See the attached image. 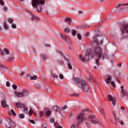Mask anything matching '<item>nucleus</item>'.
I'll return each instance as SVG.
<instances>
[{"label": "nucleus", "mask_w": 128, "mask_h": 128, "mask_svg": "<svg viewBox=\"0 0 128 128\" xmlns=\"http://www.w3.org/2000/svg\"><path fill=\"white\" fill-rule=\"evenodd\" d=\"M91 124H99L100 126H102V123L100 121L92 120H90Z\"/></svg>", "instance_id": "9d476101"}, {"label": "nucleus", "mask_w": 128, "mask_h": 128, "mask_svg": "<svg viewBox=\"0 0 128 128\" xmlns=\"http://www.w3.org/2000/svg\"><path fill=\"white\" fill-rule=\"evenodd\" d=\"M60 36L62 38H63L64 40V42H67L68 37L66 36L63 34H61Z\"/></svg>", "instance_id": "2eb2a0df"}, {"label": "nucleus", "mask_w": 128, "mask_h": 128, "mask_svg": "<svg viewBox=\"0 0 128 128\" xmlns=\"http://www.w3.org/2000/svg\"><path fill=\"white\" fill-rule=\"evenodd\" d=\"M111 84L114 88H116V84H114V82H111Z\"/></svg>", "instance_id": "a19ab883"}, {"label": "nucleus", "mask_w": 128, "mask_h": 128, "mask_svg": "<svg viewBox=\"0 0 128 128\" xmlns=\"http://www.w3.org/2000/svg\"><path fill=\"white\" fill-rule=\"evenodd\" d=\"M122 32L128 33V24H126L122 25Z\"/></svg>", "instance_id": "6e6552de"}, {"label": "nucleus", "mask_w": 128, "mask_h": 128, "mask_svg": "<svg viewBox=\"0 0 128 128\" xmlns=\"http://www.w3.org/2000/svg\"><path fill=\"white\" fill-rule=\"evenodd\" d=\"M120 94L122 98H124V96H128V90L124 86H120Z\"/></svg>", "instance_id": "20e7f679"}, {"label": "nucleus", "mask_w": 128, "mask_h": 128, "mask_svg": "<svg viewBox=\"0 0 128 128\" xmlns=\"http://www.w3.org/2000/svg\"><path fill=\"white\" fill-rule=\"evenodd\" d=\"M94 118H96V115L94 114H92L88 117V120H94Z\"/></svg>", "instance_id": "dca6fc26"}, {"label": "nucleus", "mask_w": 128, "mask_h": 128, "mask_svg": "<svg viewBox=\"0 0 128 128\" xmlns=\"http://www.w3.org/2000/svg\"><path fill=\"white\" fill-rule=\"evenodd\" d=\"M1 104L2 107L4 108H6V106H8L6 104V100H3L1 102Z\"/></svg>", "instance_id": "f8f14e48"}, {"label": "nucleus", "mask_w": 128, "mask_h": 128, "mask_svg": "<svg viewBox=\"0 0 128 128\" xmlns=\"http://www.w3.org/2000/svg\"><path fill=\"white\" fill-rule=\"evenodd\" d=\"M94 56L99 58L98 60H96V64L97 66H100V62H98V60H100L102 54V48L98 46H96L94 48Z\"/></svg>", "instance_id": "f03ea898"}, {"label": "nucleus", "mask_w": 128, "mask_h": 128, "mask_svg": "<svg viewBox=\"0 0 128 128\" xmlns=\"http://www.w3.org/2000/svg\"><path fill=\"white\" fill-rule=\"evenodd\" d=\"M64 32H70V28H66L64 29Z\"/></svg>", "instance_id": "c85d7f7f"}, {"label": "nucleus", "mask_w": 128, "mask_h": 128, "mask_svg": "<svg viewBox=\"0 0 128 128\" xmlns=\"http://www.w3.org/2000/svg\"><path fill=\"white\" fill-rule=\"evenodd\" d=\"M29 122H31V124H36V122L34 120H30Z\"/></svg>", "instance_id": "37998d69"}, {"label": "nucleus", "mask_w": 128, "mask_h": 128, "mask_svg": "<svg viewBox=\"0 0 128 128\" xmlns=\"http://www.w3.org/2000/svg\"><path fill=\"white\" fill-rule=\"evenodd\" d=\"M50 122H52V123L54 122V118H51V119L50 120Z\"/></svg>", "instance_id": "49530a36"}, {"label": "nucleus", "mask_w": 128, "mask_h": 128, "mask_svg": "<svg viewBox=\"0 0 128 128\" xmlns=\"http://www.w3.org/2000/svg\"><path fill=\"white\" fill-rule=\"evenodd\" d=\"M60 80H64V75L60 74Z\"/></svg>", "instance_id": "a18cd8bd"}, {"label": "nucleus", "mask_w": 128, "mask_h": 128, "mask_svg": "<svg viewBox=\"0 0 128 128\" xmlns=\"http://www.w3.org/2000/svg\"><path fill=\"white\" fill-rule=\"evenodd\" d=\"M114 116L115 120H116V122H120V119L118 118V116H116V115L114 114Z\"/></svg>", "instance_id": "7c9ffc66"}, {"label": "nucleus", "mask_w": 128, "mask_h": 128, "mask_svg": "<svg viewBox=\"0 0 128 128\" xmlns=\"http://www.w3.org/2000/svg\"><path fill=\"white\" fill-rule=\"evenodd\" d=\"M42 58H44V60H48V56L46 54H42Z\"/></svg>", "instance_id": "6ab92c4d"}, {"label": "nucleus", "mask_w": 128, "mask_h": 128, "mask_svg": "<svg viewBox=\"0 0 128 128\" xmlns=\"http://www.w3.org/2000/svg\"><path fill=\"white\" fill-rule=\"evenodd\" d=\"M72 32L73 36H74L76 34V30H72Z\"/></svg>", "instance_id": "b1692460"}, {"label": "nucleus", "mask_w": 128, "mask_h": 128, "mask_svg": "<svg viewBox=\"0 0 128 128\" xmlns=\"http://www.w3.org/2000/svg\"><path fill=\"white\" fill-rule=\"evenodd\" d=\"M121 110H124L125 108H124V106H122L121 107Z\"/></svg>", "instance_id": "338daca9"}, {"label": "nucleus", "mask_w": 128, "mask_h": 128, "mask_svg": "<svg viewBox=\"0 0 128 128\" xmlns=\"http://www.w3.org/2000/svg\"><path fill=\"white\" fill-rule=\"evenodd\" d=\"M94 42H95V44H102V40L101 41L100 43H98V40L96 39L94 40V41L93 42H92L91 43V44H94Z\"/></svg>", "instance_id": "a211bd4d"}, {"label": "nucleus", "mask_w": 128, "mask_h": 128, "mask_svg": "<svg viewBox=\"0 0 128 128\" xmlns=\"http://www.w3.org/2000/svg\"><path fill=\"white\" fill-rule=\"evenodd\" d=\"M120 124H121L122 126H123V124H124V122H122V121H120Z\"/></svg>", "instance_id": "e2e57ef3"}, {"label": "nucleus", "mask_w": 128, "mask_h": 128, "mask_svg": "<svg viewBox=\"0 0 128 128\" xmlns=\"http://www.w3.org/2000/svg\"><path fill=\"white\" fill-rule=\"evenodd\" d=\"M58 64H64V62H62V60L59 61Z\"/></svg>", "instance_id": "5fc2aeb1"}, {"label": "nucleus", "mask_w": 128, "mask_h": 128, "mask_svg": "<svg viewBox=\"0 0 128 128\" xmlns=\"http://www.w3.org/2000/svg\"><path fill=\"white\" fill-rule=\"evenodd\" d=\"M8 20L10 24H12L14 22V20L11 18H8Z\"/></svg>", "instance_id": "a878e982"}, {"label": "nucleus", "mask_w": 128, "mask_h": 128, "mask_svg": "<svg viewBox=\"0 0 128 128\" xmlns=\"http://www.w3.org/2000/svg\"><path fill=\"white\" fill-rule=\"evenodd\" d=\"M100 112L101 114L103 115L104 118V116H106V114L104 112V110L102 108H101L100 109Z\"/></svg>", "instance_id": "aec40b11"}, {"label": "nucleus", "mask_w": 128, "mask_h": 128, "mask_svg": "<svg viewBox=\"0 0 128 128\" xmlns=\"http://www.w3.org/2000/svg\"><path fill=\"white\" fill-rule=\"evenodd\" d=\"M88 80L89 82H90V84H92V82L90 81V78H88Z\"/></svg>", "instance_id": "69168bd1"}, {"label": "nucleus", "mask_w": 128, "mask_h": 128, "mask_svg": "<svg viewBox=\"0 0 128 128\" xmlns=\"http://www.w3.org/2000/svg\"><path fill=\"white\" fill-rule=\"evenodd\" d=\"M0 4L2 6H4V0H0Z\"/></svg>", "instance_id": "79ce46f5"}, {"label": "nucleus", "mask_w": 128, "mask_h": 128, "mask_svg": "<svg viewBox=\"0 0 128 128\" xmlns=\"http://www.w3.org/2000/svg\"><path fill=\"white\" fill-rule=\"evenodd\" d=\"M74 80L76 82H78V84L81 86V88H82L84 92H88V86L86 82L84 80L78 78H74Z\"/></svg>", "instance_id": "7ed1b4c3"}, {"label": "nucleus", "mask_w": 128, "mask_h": 128, "mask_svg": "<svg viewBox=\"0 0 128 128\" xmlns=\"http://www.w3.org/2000/svg\"><path fill=\"white\" fill-rule=\"evenodd\" d=\"M24 72H22L21 74H20V76H24Z\"/></svg>", "instance_id": "0e129e2a"}, {"label": "nucleus", "mask_w": 128, "mask_h": 128, "mask_svg": "<svg viewBox=\"0 0 128 128\" xmlns=\"http://www.w3.org/2000/svg\"><path fill=\"white\" fill-rule=\"evenodd\" d=\"M23 108H24V110H25V111H26V110H28V108L26 107L25 106H24V107H23Z\"/></svg>", "instance_id": "3c124183"}, {"label": "nucleus", "mask_w": 128, "mask_h": 128, "mask_svg": "<svg viewBox=\"0 0 128 128\" xmlns=\"http://www.w3.org/2000/svg\"><path fill=\"white\" fill-rule=\"evenodd\" d=\"M52 78H58V76H56L55 74H52Z\"/></svg>", "instance_id": "58836bf2"}, {"label": "nucleus", "mask_w": 128, "mask_h": 128, "mask_svg": "<svg viewBox=\"0 0 128 128\" xmlns=\"http://www.w3.org/2000/svg\"><path fill=\"white\" fill-rule=\"evenodd\" d=\"M90 34V33L87 32L85 34V36H88Z\"/></svg>", "instance_id": "052dcab7"}, {"label": "nucleus", "mask_w": 128, "mask_h": 128, "mask_svg": "<svg viewBox=\"0 0 128 128\" xmlns=\"http://www.w3.org/2000/svg\"><path fill=\"white\" fill-rule=\"evenodd\" d=\"M46 46L47 48H50V44H46Z\"/></svg>", "instance_id": "4d7b16f0"}, {"label": "nucleus", "mask_w": 128, "mask_h": 128, "mask_svg": "<svg viewBox=\"0 0 128 128\" xmlns=\"http://www.w3.org/2000/svg\"><path fill=\"white\" fill-rule=\"evenodd\" d=\"M32 114H34V110L31 108L29 110V114L30 116H32Z\"/></svg>", "instance_id": "c756f323"}, {"label": "nucleus", "mask_w": 128, "mask_h": 128, "mask_svg": "<svg viewBox=\"0 0 128 128\" xmlns=\"http://www.w3.org/2000/svg\"><path fill=\"white\" fill-rule=\"evenodd\" d=\"M53 110L56 112H60V108H58V106H54L53 107Z\"/></svg>", "instance_id": "f3484780"}, {"label": "nucleus", "mask_w": 128, "mask_h": 128, "mask_svg": "<svg viewBox=\"0 0 128 128\" xmlns=\"http://www.w3.org/2000/svg\"><path fill=\"white\" fill-rule=\"evenodd\" d=\"M50 114H52V112L50 110H48L46 112V116H48L50 115Z\"/></svg>", "instance_id": "473e14b6"}, {"label": "nucleus", "mask_w": 128, "mask_h": 128, "mask_svg": "<svg viewBox=\"0 0 128 128\" xmlns=\"http://www.w3.org/2000/svg\"><path fill=\"white\" fill-rule=\"evenodd\" d=\"M4 10L5 12H6V10H8V8L6 7H4Z\"/></svg>", "instance_id": "13d9d810"}, {"label": "nucleus", "mask_w": 128, "mask_h": 128, "mask_svg": "<svg viewBox=\"0 0 128 128\" xmlns=\"http://www.w3.org/2000/svg\"><path fill=\"white\" fill-rule=\"evenodd\" d=\"M43 128H46V124H43Z\"/></svg>", "instance_id": "680f3d73"}, {"label": "nucleus", "mask_w": 128, "mask_h": 128, "mask_svg": "<svg viewBox=\"0 0 128 128\" xmlns=\"http://www.w3.org/2000/svg\"><path fill=\"white\" fill-rule=\"evenodd\" d=\"M4 28L5 30H8V26L6 22H4Z\"/></svg>", "instance_id": "393cba45"}, {"label": "nucleus", "mask_w": 128, "mask_h": 128, "mask_svg": "<svg viewBox=\"0 0 128 128\" xmlns=\"http://www.w3.org/2000/svg\"><path fill=\"white\" fill-rule=\"evenodd\" d=\"M14 58H13V57L9 58L7 60H8V62H12V60H14Z\"/></svg>", "instance_id": "f704fd0d"}, {"label": "nucleus", "mask_w": 128, "mask_h": 128, "mask_svg": "<svg viewBox=\"0 0 128 128\" xmlns=\"http://www.w3.org/2000/svg\"><path fill=\"white\" fill-rule=\"evenodd\" d=\"M26 90H23L22 92H18L16 91L14 92V94L16 98H24L25 96Z\"/></svg>", "instance_id": "39448f33"}, {"label": "nucleus", "mask_w": 128, "mask_h": 128, "mask_svg": "<svg viewBox=\"0 0 128 128\" xmlns=\"http://www.w3.org/2000/svg\"><path fill=\"white\" fill-rule=\"evenodd\" d=\"M37 78H38V76H36V75H34V76L30 77L31 80H36Z\"/></svg>", "instance_id": "5701e85b"}, {"label": "nucleus", "mask_w": 128, "mask_h": 128, "mask_svg": "<svg viewBox=\"0 0 128 128\" xmlns=\"http://www.w3.org/2000/svg\"><path fill=\"white\" fill-rule=\"evenodd\" d=\"M70 128H76V126L72 124L70 126Z\"/></svg>", "instance_id": "bf43d9fd"}, {"label": "nucleus", "mask_w": 128, "mask_h": 128, "mask_svg": "<svg viewBox=\"0 0 128 128\" xmlns=\"http://www.w3.org/2000/svg\"><path fill=\"white\" fill-rule=\"evenodd\" d=\"M78 38L80 40H82V36L80 35V34H78Z\"/></svg>", "instance_id": "4c0bfd02"}, {"label": "nucleus", "mask_w": 128, "mask_h": 128, "mask_svg": "<svg viewBox=\"0 0 128 128\" xmlns=\"http://www.w3.org/2000/svg\"><path fill=\"white\" fill-rule=\"evenodd\" d=\"M79 56L80 59V60H82V62H86V60H84V58H82V56L80 54Z\"/></svg>", "instance_id": "412c9836"}, {"label": "nucleus", "mask_w": 128, "mask_h": 128, "mask_svg": "<svg viewBox=\"0 0 128 128\" xmlns=\"http://www.w3.org/2000/svg\"><path fill=\"white\" fill-rule=\"evenodd\" d=\"M4 52L6 54H10V50H8V49L4 48Z\"/></svg>", "instance_id": "4be33fe9"}, {"label": "nucleus", "mask_w": 128, "mask_h": 128, "mask_svg": "<svg viewBox=\"0 0 128 128\" xmlns=\"http://www.w3.org/2000/svg\"><path fill=\"white\" fill-rule=\"evenodd\" d=\"M54 126L56 128H62V126H59L58 124V123H54Z\"/></svg>", "instance_id": "cd10ccee"}, {"label": "nucleus", "mask_w": 128, "mask_h": 128, "mask_svg": "<svg viewBox=\"0 0 128 128\" xmlns=\"http://www.w3.org/2000/svg\"><path fill=\"white\" fill-rule=\"evenodd\" d=\"M74 96H80V94H74Z\"/></svg>", "instance_id": "6e6d98bb"}, {"label": "nucleus", "mask_w": 128, "mask_h": 128, "mask_svg": "<svg viewBox=\"0 0 128 128\" xmlns=\"http://www.w3.org/2000/svg\"><path fill=\"white\" fill-rule=\"evenodd\" d=\"M116 80L118 82H120V79L116 78Z\"/></svg>", "instance_id": "774afa93"}, {"label": "nucleus", "mask_w": 128, "mask_h": 128, "mask_svg": "<svg viewBox=\"0 0 128 128\" xmlns=\"http://www.w3.org/2000/svg\"><path fill=\"white\" fill-rule=\"evenodd\" d=\"M8 124L10 126H12V128H16V123L12 122V118H8Z\"/></svg>", "instance_id": "1a4fd4ad"}, {"label": "nucleus", "mask_w": 128, "mask_h": 128, "mask_svg": "<svg viewBox=\"0 0 128 128\" xmlns=\"http://www.w3.org/2000/svg\"><path fill=\"white\" fill-rule=\"evenodd\" d=\"M62 110H66V108H68V106H64L62 108Z\"/></svg>", "instance_id": "09e8293b"}, {"label": "nucleus", "mask_w": 128, "mask_h": 128, "mask_svg": "<svg viewBox=\"0 0 128 128\" xmlns=\"http://www.w3.org/2000/svg\"><path fill=\"white\" fill-rule=\"evenodd\" d=\"M11 112H12V114L13 116H16V112H14V110H12V109L11 110Z\"/></svg>", "instance_id": "bb28decb"}, {"label": "nucleus", "mask_w": 128, "mask_h": 128, "mask_svg": "<svg viewBox=\"0 0 128 128\" xmlns=\"http://www.w3.org/2000/svg\"><path fill=\"white\" fill-rule=\"evenodd\" d=\"M84 113L80 114H79V116L77 117V120L78 121L77 124V126H78L84 120Z\"/></svg>", "instance_id": "423d86ee"}, {"label": "nucleus", "mask_w": 128, "mask_h": 128, "mask_svg": "<svg viewBox=\"0 0 128 128\" xmlns=\"http://www.w3.org/2000/svg\"><path fill=\"white\" fill-rule=\"evenodd\" d=\"M40 118H42V116H44V112H40Z\"/></svg>", "instance_id": "603ef678"}, {"label": "nucleus", "mask_w": 128, "mask_h": 128, "mask_svg": "<svg viewBox=\"0 0 128 128\" xmlns=\"http://www.w3.org/2000/svg\"><path fill=\"white\" fill-rule=\"evenodd\" d=\"M108 100L110 102H112L113 106H116V97H112V95L109 94L108 96Z\"/></svg>", "instance_id": "0eeeda50"}, {"label": "nucleus", "mask_w": 128, "mask_h": 128, "mask_svg": "<svg viewBox=\"0 0 128 128\" xmlns=\"http://www.w3.org/2000/svg\"><path fill=\"white\" fill-rule=\"evenodd\" d=\"M68 68L69 70H72V64L70 62L68 63Z\"/></svg>", "instance_id": "2f4dec72"}, {"label": "nucleus", "mask_w": 128, "mask_h": 128, "mask_svg": "<svg viewBox=\"0 0 128 128\" xmlns=\"http://www.w3.org/2000/svg\"><path fill=\"white\" fill-rule=\"evenodd\" d=\"M120 6H122V4H118V6H116V8H120Z\"/></svg>", "instance_id": "8fccbe9b"}, {"label": "nucleus", "mask_w": 128, "mask_h": 128, "mask_svg": "<svg viewBox=\"0 0 128 128\" xmlns=\"http://www.w3.org/2000/svg\"><path fill=\"white\" fill-rule=\"evenodd\" d=\"M6 86H10V82L8 81L6 82Z\"/></svg>", "instance_id": "de8ad7c7"}, {"label": "nucleus", "mask_w": 128, "mask_h": 128, "mask_svg": "<svg viewBox=\"0 0 128 128\" xmlns=\"http://www.w3.org/2000/svg\"><path fill=\"white\" fill-rule=\"evenodd\" d=\"M12 28H16V25L12 24Z\"/></svg>", "instance_id": "c03bdc74"}, {"label": "nucleus", "mask_w": 128, "mask_h": 128, "mask_svg": "<svg viewBox=\"0 0 128 128\" xmlns=\"http://www.w3.org/2000/svg\"><path fill=\"white\" fill-rule=\"evenodd\" d=\"M122 4V6H128V3L124 4Z\"/></svg>", "instance_id": "864d4df0"}, {"label": "nucleus", "mask_w": 128, "mask_h": 128, "mask_svg": "<svg viewBox=\"0 0 128 128\" xmlns=\"http://www.w3.org/2000/svg\"><path fill=\"white\" fill-rule=\"evenodd\" d=\"M65 22H67L68 26H70V22H72V18H66L64 19Z\"/></svg>", "instance_id": "4468645a"}, {"label": "nucleus", "mask_w": 128, "mask_h": 128, "mask_svg": "<svg viewBox=\"0 0 128 128\" xmlns=\"http://www.w3.org/2000/svg\"><path fill=\"white\" fill-rule=\"evenodd\" d=\"M0 68H6V66H4V64H0Z\"/></svg>", "instance_id": "e433bc0d"}, {"label": "nucleus", "mask_w": 128, "mask_h": 128, "mask_svg": "<svg viewBox=\"0 0 128 128\" xmlns=\"http://www.w3.org/2000/svg\"><path fill=\"white\" fill-rule=\"evenodd\" d=\"M112 82V76L110 75L107 76V79L106 80V84H108Z\"/></svg>", "instance_id": "ddd939ff"}, {"label": "nucleus", "mask_w": 128, "mask_h": 128, "mask_svg": "<svg viewBox=\"0 0 128 128\" xmlns=\"http://www.w3.org/2000/svg\"><path fill=\"white\" fill-rule=\"evenodd\" d=\"M20 118H24V114H20L19 116Z\"/></svg>", "instance_id": "72a5a7b5"}, {"label": "nucleus", "mask_w": 128, "mask_h": 128, "mask_svg": "<svg viewBox=\"0 0 128 128\" xmlns=\"http://www.w3.org/2000/svg\"><path fill=\"white\" fill-rule=\"evenodd\" d=\"M12 87L14 90H16V88H18V86L16 84H13Z\"/></svg>", "instance_id": "ea45409f"}, {"label": "nucleus", "mask_w": 128, "mask_h": 128, "mask_svg": "<svg viewBox=\"0 0 128 128\" xmlns=\"http://www.w3.org/2000/svg\"><path fill=\"white\" fill-rule=\"evenodd\" d=\"M42 4H44L42 0H32V6L36 8L38 12L42 10Z\"/></svg>", "instance_id": "f257e3e1"}, {"label": "nucleus", "mask_w": 128, "mask_h": 128, "mask_svg": "<svg viewBox=\"0 0 128 128\" xmlns=\"http://www.w3.org/2000/svg\"><path fill=\"white\" fill-rule=\"evenodd\" d=\"M86 126H88V128H90V126H92L89 122H86Z\"/></svg>", "instance_id": "c9c22d12"}, {"label": "nucleus", "mask_w": 128, "mask_h": 128, "mask_svg": "<svg viewBox=\"0 0 128 128\" xmlns=\"http://www.w3.org/2000/svg\"><path fill=\"white\" fill-rule=\"evenodd\" d=\"M16 106L18 108H24V104H23L20 103V102L16 103Z\"/></svg>", "instance_id": "9b49d317"}]
</instances>
